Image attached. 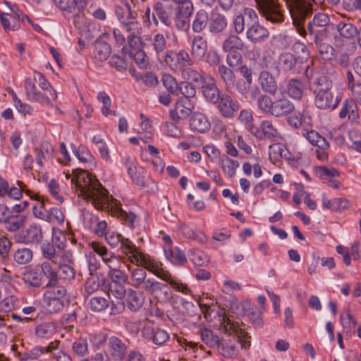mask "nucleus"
<instances>
[{
  "label": "nucleus",
  "mask_w": 361,
  "mask_h": 361,
  "mask_svg": "<svg viewBox=\"0 0 361 361\" xmlns=\"http://www.w3.org/2000/svg\"><path fill=\"white\" fill-rule=\"evenodd\" d=\"M259 83L262 89L270 94H275L278 87L274 78L268 71H262L259 77Z\"/></svg>",
  "instance_id": "nucleus-32"
},
{
  "label": "nucleus",
  "mask_w": 361,
  "mask_h": 361,
  "mask_svg": "<svg viewBox=\"0 0 361 361\" xmlns=\"http://www.w3.org/2000/svg\"><path fill=\"white\" fill-rule=\"evenodd\" d=\"M295 106L293 102L286 97H281L274 100L271 116L280 118L288 116L294 110Z\"/></svg>",
  "instance_id": "nucleus-21"
},
{
  "label": "nucleus",
  "mask_w": 361,
  "mask_h": 361,
  "mask_svg": "<svg viewBox=\"0 0 361 361\" xmlns=\"http://www.w3.org/2000/svg\"><path fill=\"white\" fill-rule=\"evenodd\" d=\"M55 331V326L52 323H44L35 328V334L40 338H47Z\"/></svg>",
  "instance_id": "nucleus-63"
},
{
  "label": "nucleus",
  "mask_w": 361,
  "mask_h": 361,
  "mask_svg": "<svg viewBox=\"0 0 361 361\" xmlns=\"http://www.w3.org/2000/svg\"><path fill=\"white\" fill-rule=\"evenodd\" d=\"M147 270L154 274L157 277H159L161 279L167 281L173 288L176 289L177 290L183 293H187L188 290V287L185 285H183V283H178L173 280L171 278V274L169 271L164 270L162 268H160L156 263H154V260H152Z\"/></svg>",
  "instance_id": "nucleus-16"
},
{
  "label": "nucleus",
  "mask_w": 361,
  "mask_h": 361,
  "mask_svg": "<svg viewBox=\"0 0 361 361\" xmlns=\"http://www.w3.org/2000/svg\"><path fill=\"white\" fill-rule=\"evenodd\" d=\"M129 55L140 68H145L147 66V56L142 49L133 47L129 52Z\"/></svg>",
  "instance_id": "nucleus-57"
},
{
  "label": "nucleus",
  "mask_w": 361,
  "mask_h": 361,
  "mask_svg": "<svg viewBox=\"0 0 361 361\" xmlns=\"http://www.w3.org/2000/svg\"><path fill=\"white\" fill-rule=\"evenodd\" d=\"M190 126L192 130L203 133L209 129L210 123L205 115L195 112L190 118Z\"/></svg>",
  "instance_id": "nucleus-28"
},
{
  "label": "nucleus",
  "mask_w": 361,
  "mask_h": 361,
  "mask_svg": "<svg viewBox=\"0 0 361 361\" xmlns=\"http://www.w3.org/2000/svg\"><path fill=\"white\" fill-rule=\"evenodd\" d=\"M329 23L330 18L327 14L318 13L314 15L307 25L308 32L310 35L313 36L314 42L324 40L327 37Z\"/></svg>",
  "instance_id": "nucleus-8"
},
{
  "label": "nucleus",
  "mask_w": 361,
  "mask_h": 361,
  "mask_svg": "<svg viewBox=\"0 0 361 361\" xmlns=\"http://www.w3.org/2000/svg\"><path fill=\"white\" fill-rule=\"evenodd\" d=\"M142 334L145 339L157 345H162L169 340V334L166 330L150 325L143 327Z\"/></svg>",
  "instance_id": "nucleus-13"
},
{
  "label": "nucleus",
  "mask_w": 361,
  "mask_h": 361,
  "mask_svg": "<svg viewBox=\"0 0 361 361\" xmlns=\"http://www.w3.org/2000/svg\"><path fill=\"white\" fill-rule=\"evenodd\" d=\"M255 2L259 11L267 20L273 23L283 21L281 5L277 0H255Z\"/></svg>",
  "instance_id": "nucleus-9"
},
{
  "label": "nucleus",
  "mask_w": 361,
  "mask_h": 361,
  "mask_svg": "<svg viewBox=\"0 0 361 361\" xmlns=\"http://www.w3.org/2000/svg\"><path fill=\"white\" fill-rule=\"evenodd\" d=\"M202 85V92L204 97L212 104H216L222 94L212 78V81Z\"/></svg>",
  "instance_id": "nucleus-30"
},
{
  "label": "nucleus",
  "mask_w": 361,
  "mask_h": 361,
  "mask_svg": "<svg viewBox=\"0 0 361 361\" xmlns=\"http://www.w3.org/2000/svg\"><path fill=\"white\" fill-rule=\"evenodd\" d=\"M106 243L112 247L116 248L119 245H121V252H123V242L128 238H124L121 234L115 231H108L105 235Z\"/></svg>",
  "instance_id": "nucleus-55"
},
{
  "label": "nucleus",
  "mask_w": 361,
  "mask_h": 361,
  "mask_svg": "<svg viewBox=\"0 0 361 361\" xmlns=\"http://www.w3.org/2000/svg\"><path fill=\"white\" fill-rule=\"evenodd\" d=\"M129 262L135 264L137 267H143L146 269L152 262L149 255L143 253L140 249L130 240L123 242V252Z\"/></svg>",
  "instance_id": "nucleus-7"
},
{
  "label": "nucleus",
  "mask_w": 361,
  "mask_h": 361,
  "mask_svg": "<svg viewBox=\"0 0 361 361\" xmlns=\"http://www.w3.org/2000/svg\"><path fill=\"white\" fill-rule=\"evenodd\" d=\"M65 216L63 212L56 207L50 209L47 212L46 221L50 223L61 224L64 222Z\"/></svg>",
  "instance_id": "nucleus-62"
},
{
  "label": "nucleus",
  "mask_w": 361,
  "mask_h": 361,
  "mask_svg": "<svg viewBox=\"0 0 361 361\" xmlns=\"http://www.w3.org/2000/svg\"><path fill=\"white\" fill-rule=\"evenodd\" d=\"M53 2L66 18H70L76 10L84 11L87 6V0H53Z\"/></svg>",
  "instance_id": "nucleus-12"
},
{
  "label": "nucleus",
  "mask_w": 361,
  "mask_h": 361,
  "mask_svg": "<svg viewBox=\"0 0 361 361\" xmlns=\"http://www.w3.org/2000/svg\"><path fill=\"white\" fill-rule=\"evenodd\" d=\"M54 147L48 142H43L36 149V161L39 166H42V159H49L53 156Z\"/></svg>",
  "instance_id": "nucleus-37"
},
{
  "label": "nucleus",
  "mask_w": 361,
  "mask_h": 361,
  "mask_svg": "<svg viewBox=\"0 0 361 361\" xmlns=\"http://www.w3.org/2000/svg\"><path fill=\"white\" fill-rule=\"evenodd\" d=\"M106 297H92L88 302V306L92 312H99L106 309L109 305V296L106 293Z\"/></svg>",
  "instance_id": "nucleus-39"
},
{
  "label": "nucleus",
  "mask_w": 361,
  "mask_h": 361,
  "mask_svg": "<svg viewBox=\"0 0 361 361\" xmlns=\"http://www.w3.org/2000/svg\"><path fill=\"white\" fill-rule=\"evenodd\" d=\"M155 14L157 20L166 27H170L172 23V11L171 8L164 5L160 1H157L154 4Z\"/></svg>",
  "instance_id": "nucleus-25"
},
{
  "label": "nucleus",
  "mask_w": 361,
  "mask_h": 361,
  "mask_svg": "<svg viewBox=\"0 0 361 361\" xmlns=\"http://www.w3.org/2000/svg\"><path fill=\"white\" fill-rule=\"evenodd\" d=\"M190 47L192 57L198 61H202L208 49L207 39L202 35H195L192 37Z\"/></svg>",
  "instance_id": "nucleus-19"
},
{
  "label": "nucleus",
  "mask_w": 361,
  "mask_h": 361,
  "mask_svg": "<svg viewBox=\"0 0 361 361\" xmlns=\"http://www.w3.org/2000/svg\"><path fill=\"white\" fill-rule=\"evenodd\" d=\"M202 341L208 346L215 348L219 345L220 338L217 335L214 334L213 331L207 328L200 330Z\"/></svg>",
  "instance_id": "nucleus-48"
},
{
  "label": "nucleus",
  "mask_w": 361,
  "mask_h": 361,
  "mask_svg": "<svg viewBox=\"0 0 361 361\" xmlns=\"http://www.w3.org/2000/svg\"><path fill=\"white\" fill-rule=\"evenodd\" d=\"M90 245L109 268L108 276L112 282L123 284L128 281V274L122 269V267H126L127 264L125 261L121 260V257L116 256L99 243L92 242Z\"/></svg>",
  "instance_id": "nucleus-2"
},
{
  "label": "nucleus",
  "mask_w": 361,
  "mask_h": 361,
  "mask_svg": "<svg viewBox=\"0 0 361 361\" xmlns=\"http://www.w3.org/2000/svg\"><path fill=\"white\" fill-rule=\"evenodd\" d=\"M314 85V104L318 109L333 110L338 106L341 98L334 95L331 80L326 76H320L316 79Z\"/></svg>",
  "instance_id": "nucleus-3"
},
{
  "label": "nucleus",
  "mask_w": 361,
  "mask_h": 361,
  "mask_svg": "<svg viewBox=\"0 0 361 361\" xmlns=\"http://www.w3.org/2000/svg\"><path fill=\"white\" fill-rule=\"evenodd\" d=\"M209 14L203 10H199L195 13L192 21V30L195 33L202 32L207 26H209Z\"/></svg>",
  "instance_id": "nucleus-31"
},
{
  "label": "nucleus",
  "mask_w": 361,
  "mask_h": 361,
  "mask_svg": "<svg viewBox=\"0 0 361 361\" xmlns=\"http://www.w3.org/2000/svg\"><path fill=\"white\" fill-rule=\"evenodd\" d=\"M180 73L185 80H190L200 85L205 82V78L203 75L197 70L192 68L191 66H187Z\"/></svg>",
  "instance_id": "nucleus-46"
},
{
  "label": "nucleus",
  "mask_w": 361,
  "mask_h": 361,
  "mask_svg": "<svg viewBox=\"0 0 361 361\" xmlns=\"http://www.w3.org/2000/svg\"><path fill=\"white\" fill-rule=\"evenodd\" d=\"M304 87L302 82L297 79H291L287 85L288 94L294 99H300L302 97Z\"/></svg>",
  "instance_id": "nucleus-41"
},
{
  "label": "nucleus",
  "mask_w": 361,
  "mask_h": 361,
  "mask_svg": "<svg viewBox=\"0 0 361 361\" xmlns=\"http://www.w3.org/2000/svg\"><path fill=\"white\" fill-rule=\"evenodd\" d=\"M144 14L142 16L143 23L147 27H151L154 25L158 27L159 21L157 20V16L155 14L154 7H152V11H151L150 6H147L145 9L143 11Z\"/></svg>",
  "instance_id": "nucleus-54"
},
{
  "label": "nucleus",
  "mask_w": 361,
  "mask_h": 361,
  "mask_svg": "<svg viewBox=\"0 0 361 361\" xmlns=\"http://www.w3.org/2000/svg\"><path fill=\"white\" fill-rule=\"evenodd\" d=\"M12 243L5 235H0V262L8 259Z\"/></svg>",
  "instance_id": "nucleus-61"
},
{
  "label": "nucleus",
  "mask_w": 361,
  "mask_h": 361,
  "mask_svg": "<svg viewBox=\"0 0 361 361\" xmlns=\"http://www.w3.org/2000/svg\"><path fill=\"white\" fill-rule=\"evenodd\" d=\"M111 53V47L104 42H99L95 44L94 57L99 61H105Z\"/></svg>",
  "instance_id": "nucleus-52"
},
{
  "label": "nucleus",
  "mask_w": 361,
  "mask_h": 361,
  "mask_svg": "<svg viewBox=\"0 0 361 361\" xmlns=\"http://www.w3.org/2000/svg\"><path fill=\"white\" fill-rule=\"evenodd\" d=\"M35 80L38 81V85L39 88L47 95L54 100L56 101L57 99V94L56 90L52 87L51 84L43 76L41 73H37L35 76Z\"/></svg>",
  "instance_id": "nucleus-44"
},
{
  "label": "nucleus",
  "mask_w": 361,
  "mask_h": 361,
  "mask_svg": "<svg viewBox=\"0 0 361 361\" xmlns=\"http://www.w3.org/2000/svg\"><path fill=\"white\" fill-rule=\"evenodd\" d=\"M69 262V259L66 255L63 259H60L58 261L57 269L59 271V275L61 278L67 280H71L75 277V270L73 267L66 263Z\"/></svg>",
  "instance_id": "nucleus-38"
},
{
  "label": "nucleus",
  "mask_w": 361,
  "mask_h": 361,
  "mask_svg": "<svg viewBox=\"0 0 361 361\" xmlns=\"http://www.w3.org/2000/svg\"><path fill=\"white\" fill-rule=\"evenodd\" d=\"M216 104L220 114L226 118H233L240 109L238 102L228 94H222Z\"/></svg>",
  "instance_id": "nucleus-11"
},
{
  "label": "nucleus",
  "mask_w": 361,
  "mask_h": 361,
  "mask_svg": "<svg viewBox=\"0 0 361 361\" xmlns=\"http://www.w3.org/2000/svg\"><path fill=\"white\" fill-rule=\"evenodd\" d=\"M220 164L224 171L230 177H233L235 175V170L239 166L237 161L230 159L225 154L220 158Z\"/></svg>",
  "instance_id": "nucleus-50"
},
{
  "label": "nucleus",
  "mask_w": 361,
  "mask_h": 361,
  "mask_svg": "<svg viewBox=\"0 0 361 361\" xmlns=\"http://www.w3.org/2000/svg\"><path fill=\"white\" fill-rule=\"evenodd\" d=\"M104 288H106L105 279L94 275L89 277L85 283V293L88 295Z\"/></svg>",
  "instance_id": "nucleus-34"
},
{
  "label": "nucleus",
  "mask_w": 361,
  "mask_h": 361,
  "mask_svg": "<svg viewBox=\"0 0 361 361\" xmlns=\"http://www.w3.org/2000/svg\"><path fill=\"white\" fill-rule=\"evenodd\" d=\"M42 231L39 226L30 225L27 229L23 230L15 234L16 242L24 244L39 243L42 239Z\"/></svg>",
  "instance_id": "nucleus-10"
},
{
  "label": "nucleus",
  "mask_w": 361,
  "mask_h": 361,
  "mask_svg": "<svg viewBox=\"0 0 361 361\" xmlns=\"http://www.w3.org/2000/svg\"><path fill=\"white\" fill-rule=\"evenodd\" d=\"M324 40L314 42L319 49V56L323 60L331 61L336 57V51L334 48L326 43L323 42Z\"/></svg>",
  "instance_id": "nucleus-45"
},
{
  "label": "nucleus",
  "mask_w": 361,
  "mask_h": 361,
  "mask_svg": "<svg viewBox=\"0 0 361 361\" xmlns=\"http://www.w3.org/2000/svg\"><path fill=\"white\" fill-rule=\"evenodd\" d=\"M222 49L225 52L243 51L246 45L243 39L235 34H230L222 42Z\"/></svg>",
  "instance_id": "nucleus-26"
},
{
  "label": "nucleus",
  "mask_w": 361,
  "mask_h": 361,
  "mask_svg": "<svg viewBox=\"0 0 361 361\" xmlns=\"http://www.w3.org/2000/svg\"><path fill=\"white\" fill-rule=\"evenodd\" d=\"M226 18L221 13H214L209 21V30L213 35H219L223 32L227 27Z\"/></svg>",
  "instance_id": "nucleus-29"
},
{
  "label": "nucleus",
  "mask_w": 361,
  "mask_h": 361,
  "mask_svg": "<svg viewBox=\"0 0 361 361\" xmlns=\"http://www.w3.org/2000/svg\"><path fill=\"white\" fill-rule=\"evenodd\" d=\"M135 288L140 289L149 294L158 295L159 293L164 292L167 294L168 286L154 280L152 278H149L147 276L144 277L141 282L138 283Z\"/></svg>",
  "instance_id": "nucleus-18"
},
{
  "label": "nucleus",
  "mask_w": 361,
  "mask_h": 361,
  "mask_svg": "<svg viewBox=\"0 0 361 361\" xmlns=\"http://www.w3.org/2000/svg\"><path fill=\"white\" fill-rule=\"evenodd\" d=\"M218 73L227 88L234 85L235 74L231 69L226 67L225 65H219L218 67Z\"/></svg>",
  "instance_id": "nucleus-49"
},
{
  "label": "nucleus",
  "mask_w": 361,
  "mask_h": 361,
  "mask_svg": "<svg viewBox=\"0 0 361 361\" xmlns=\"http://www.w3.org/2000/svg\"><path fill=\"white\" fill-rule=\"evenodd\" d=\"M293 24L300 27L312 11L314 0H286Z\"/></svg>",
  "instance_id": "nucleus-6"
},
{
  "label": "nucleus",
  "mask_w": 361,
  "mask_h": 361,
  "mask_svg": "<svg viewBox=\"0 0 361 361\" xmlns=\"http://www.w3.org/2000/svg\"><path fill=\"white\" fill-rule=\"evenodd\" d=\"M41 249L43 256L46 259H50L55 265L58 264L60 259H63L65 256L64 254L61 255L59 252H56L55 246L49 243H43Z\"/></svg>",
  "instance_id": "nucleus-40"
},
{
  "label": "nucleus",
  "mask_w": 361,
  "mask_h": 361,
  "mask_svg": "<svg viewBox=\"0 0 361 361\" xmlns=\"http://www.w3.org/2000/svg\"><path fill=\"white\" fill-rule=\"evenodd\" d=\"M47 288V290L43 295V307L50 314L61 312L64 307V302L67 300V289L57 285Z\"/></svg>",
  "instance_id": "nucleus-4"
},
{
  "label": "nucleus",
  "mask_w": 361,
  "mask_h": 361,
  "mask_svg": "<svg viewBox=\"0 0 361 361\" xmlns=\"http://www.w3.org/2000/svg\"><path fill=\"white\" fill-rule=\"evenodd\" d=\"M260 129L267 139H274L279 137L278 130L274 127L269 121H264L260 124Z\"/></svg>",
  "instance_id": "nucleus-60"
},
{
  "label": "nucleus",
  "mask_w": 361,
  "mask_h": 361,
  "mask_svg": "<svg viewBox=\"0 0 361 361\" xmlns=\"http://www.w3.org/2000/svg\"><path fill=\"white\" fill-rule=\"evenodd\" d=\"M269 36V32L264 26L255 22L247 27L246 37L251 42L256 44L266 40Z\"/></svg>",
  "instance_id": "nucleus-22"
},
{
  "label": "nucleus",
  "mask_w": 361,
  "mask_h": 361,
  "mask_svg": "<svg viewBox=\"0 0 361 361\" xmlns=\"http://www.w3.org/2000/svg\"><path fill=\"white\" fill-rule=\"evenodd\" d=\"M336 30L341 37L351 39L355 37L357 27L352 23L339 22L336 25Z\"/></svg>",
  "instance_id": "nucleus-47"
},
{
  "label": "nucleus",
  "mask_w": 361,
  "mask_h": 361,
  "mask_svg": "<svg viewBox=\"0 0 361 361\" xmlns=\"http://www.w3.org/2000/svg\"><path fill=\"white\" fill-rule=\"evenodd\" d=\"M108 353L114 361H121L128 351L127 345L116 336H111L108 340Z\"/></svg>",
  "instance_id": "nucleus-15"
},
{
  "label": "nucleus",
  "mask_w": 361,
  "mask_h": 361,
  "mask_svg": "<svg viewBox=\"0 0 361 361\" xmlns=\"http://www.w3.org/2000/svg\"><path fill=\"white\" fill-rule=\"evenodd\" d=\"M166 257L173 264H183L187 261L185 253L178 247H176L175 250L167 252L165 250Z\"/></svg>",
  "instance_id": "nucleus-58"
},
{
  "label": "nucleus",
  "mask_w": 361,
  "mask_h": 361,
  "mask_svg": "<svg viewBox=\"0 0 361 361\" xmlns=\"http://www.w3.org/2000/svg\"><path fill=\"white\" fill-rule=\"evenodd\" d=\"M190 114L188 109H185L182 104L177 102L175 108L170 111L169 116L173 121L178 123L180 120L187 118Z\"/></svg>",
  "instance_id": "nucleus-51"
},
{
  "label": "nucleus",
  "mask_w": 361,
  "mask_h": 361,
  "mask_svg": "<svg viewBox=\"0 0 361 361\" xmlns=\"http://www.w3.org/2000/svg\"><path fill=\"white\" fill-rule=\"evenodd\" d=\"M178 233L185 238L195 240L201 244L206 243L207 236L200 230H193L185 224H179L177 226Z\"/></svg>",
  "instance_id": "nucleus-24"
},
{
  "label": "nucleus",
  "mask_w": 361,
  "mask_h": 361,
  "mask_svg": "<svg viewBox=\"0 0 361 361\" xmlns=\"http://www.w3.org/2000/svg\"><path fill=\"white\" fill-rule=\"evenodd\" d=\"M279 64L283 71H290L295 67L296 59L292 54L284 53L279 57Z\"/></svg>",
  "instance_id": "nucleus-59"
},
{
  "label": "nucleus",
  "mask_w": 361,
  "mask_h": 361,
  "mask_svg": "<svg viewBox=\"0 0 361 361\" xmlns=\"http://www.w3.org/2000/svg\"><path fill=\"white\" fill-rule=\"evenodd\" d=\"M25 87L26 96L29 100L48 106L51 105V102L54 100L42 90H39L30 78L25 80Z\"/></svg>",
  "instance_id": "nucleus-14"
},
{
  "label": "nucleus",
  "mask_w": 361,
  "mask_h": 361,
  "mask_svg": "<svg viewBox=\"0 0 361 361\" xmlns=\"http://www.w3.org/2000/svg\"><path fill=\"white\" fill-rule=\"evenodd\" d=\"M26 217L22 214L12 215L4 222L6 230L16 231L25 224Z\"/></svg>",
  "instance_id": "nucleus-42"
},
{
  "label": "nucleus",
  "mask_w": 361,
  "mask_h": 361,
  "mask_svg": "<svg viewBox=\"0 0 361 361\" xmlns=\"http://www.w3.org/2000/svg\"><path fill=\"white\" fill-rule=\"evenodd\" d=\"M160 61L174 72H180L187 66H192L194 64L193 59L184 49L177 52L172 50L166 51Z\"/></svg>",
  "instance_id": "nucleus-5"
},
{
  "label": "nucleus",
  "mask_w": 361,
  "mask_h": 361,
  "mask_svg": "<svg viewBox=\"0 0 361 361\" xmlns=\"http://www.w3.org/2000/svg\"><path fill=\"white\" fill-rule=\"evenodd\" d=\"M125 166L132 181L137 185H144L143 178L140 173L137 171L135 166V159L133 157H128L126 161Z\"/></svg>",
  "instance_id": "nucleus-36"
},
{
  "label": "nucleus",
  "mask_w": 361,
  "mask_h": 361,
  "mask_svg": "<svg viewBox=\"0 0 361 361\" xmlns=\"http://www.w3.org/2000/svg\"><path fill=\"white\" fill-rule=\"evenodd\" d=\"M121 28L125 31V35L131 47H135L140 42L142 25L136 20H130L121 25Z\"/></svg>",
  "instance_id": "nucleus-17"
},
{
  "label": "nucleus",
  "mask_w": 361,
  "mask_h": 361,
  "mask_svg": "<svg viewBox=\"0 0 361 361\" xmlns=\"http://www.w3.org/2000/svg\"><path fill=\"white\" fill-rule=\"evenodd\" d=\"M41 269L44 276L49 279L46 287L57 285L59 282L58 274L56 272L57 265L48 262H44L41 265Z\"/></svg>",
  "instance_id": "nucleus-35"
},
{
  "label": "nucleus",
  "mask_w": 361,
  "mask_h": 361,
  "mask_svg": "<svg viewBox=\"0 0 361 361\" xmlns=\"http://www.w3.org/2000/svg\"><path fill=\"white\" fill-rule=\"evenodd\" d=\"M44 353V348L35 347L29 352L20 354V361H35Z\"/></svg>",
  "instance_id": "nucleus-64"
},
{
  "label": "nucleus",
  "mask_w": 361,
  "mask_h": 361,
  "mask_svg": "<svg viewBox=\"0 0 361 361\" xmlns=\"http://www.w3.org/2000/svg\"><path fill=\"white\" fill-rule=\"evenodd\" d=\"M274 100L267 94H261L257 99L259 109L264 114L271 115Z\"/></svg>",
  "instance_id": "nucleus-56"
},
{
  "label": "nucleus",
  "mask_w": 361,
  "mask_h": 361,
  "mask_svg": "<svg viewBox=\"0 0 361 361\" xmlns=\"http://www.w3.org/2000/svg\"><path fill=\"white\" fill-rule=\"evenodd\" d=\"M127 305L132 311L140 310L145 302V297L142 292L136 291L130 288L127 293Z\"/></svg>",
  "instance_id": "nucleus-33"
},
{
  "label": "nucleus",
  "mask_w": 361,
  "mask_h": 361,
  "mask_svg": "<svg viewBox=\"0 0 361 361\" xmlns=\"http://www.w3.org/2000/svg\"><path fill=\"white\" fill-rule=\"evenodd\" d=\"M13 259L19 264H25L32 259V252L26 247L18 249L13 254Z\"/></svg>",
  "instance_id": "nucleus-53"
},
{
  "label": "nucleus",
  "mask_w": 361,
  "mask_h": 361,
  "mask_svg": "<svg viewBox=\"0 0 361 361\" xmlns=\"http://www.w3.org/2000/svg\"><path fill=\"white\" fill-rule=\"evenodd\" d=\"M286 121L293 128L298 129L300 127L307 128L312 125V117L308 112H294L288 115Z\"/></svg>",
  "instance_id": "nucleus-23"
},
{
  "label": "nucleus",
  "mask_w": 361,
  "mask_h": 361,
  "mask_svg": "<svg viewBox=\"0 0 361 361\" xmlns=\"http://www.w3.org/2000/svg\"><path fill=\"white\" fill-rule=\"evenodd\" d=\"M84 11H78L73 15V24L80 32H90L93 28L94 24L91 19H88L83 13Z\"/></svg>",
  "instance_id": "nucleus-27"
},
{
  "label": "nucleus",
  "mask_w": 361,
  "mask_h": 361,
  "mask_svg": "<svg viewBox=\"0 0 361 361\" xmlns=\"http://www.w3.org/2000/svg\"><path fill=\"white\" fill-rule=\"evenodd\" d=\"M71 182L79 195L92 201L94 207L102 209L107 204L109 196L107 191L102 187L98 180L83 170H74Z\"/></svg>",
  "instance_id": "nucleus-1"
},
{
  "label": "nucleus",
  "mask_w": 361,
  "mask_h": 361,
  "mask_svg": "<svg viewBox=\"0 0 361 361\" xmlns=\"http://www.w3.org/2000/svg\"><path fill=\"white\" fill-rule=\"evenodd\" d=\"M127 269L130 271L129 284L135 288L141 282L144 277L147 276L146 269L143 267H135L131 269V266L126 264Z\"/></svg>",
  "instance_id": "nucleus-43"
},
{
  "label": "nucleus",
  "mask_w": 361,
  "mask_h": 361,
  "mask_svg": "<svg viewBox=\"0 0 361 361\" xmlns=\"http://www.w3.org/2000/svg\"><path fill=\"white\" fill-rule=\"evenodd\" d=\"M144 43L146 44L147 41L150 42L153 51L156 53L159 59L166 53V50L169 44L166 39L165 36L161 33H156L152 38L149 35H144L142 37Z\"/></svg>",
  "instance_id": "nucleus-20"
}]
</instances>
